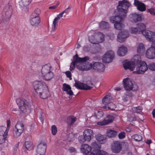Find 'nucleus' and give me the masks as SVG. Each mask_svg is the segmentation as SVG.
<instances>
[{"label": "nucleus", "instance_id": "obj_44", "mask_svg": "<svg viewBox=\"0 0 155 155\" xmlns=\"http://www.w3.org/2000/svg\"><path fill=\"white\" fill-rule=\"evenodd\" d=\"M131 137L133 139H134L135 140L138 141H141L142 138L141 136L137 134L133 135Z\"/></svg>", "mask_w": 155, "mask_h": 155}, {"label": "nucleus", "instance_id": "obj_37", "mask_svg": "<svg viewBox=\"0 0 155 155\" xmlns=\"http://www.w3.org/2000/svg\"><path fill=\"white\" fill-rule=\"evenodd\" d=\"M25 145L26 149L28 150H30L33 148V143L30 141H27L25 142Z\"/></svg>", "mask_w": 155, "mask_h": 155}, {"label": "nucleus", "instance_id": "obj_42", "mask_svg": "<svg viewBox=\"0 0 155 155\" xmlns=\"http://www.w3.org/2000/svg\"><path fill=\"white\" fill-rule=\"evenodd\" d=\"M41 13V11L40 9L37 8L32 13L31 16L36 17H39V15Z\"/></svg>", "mask_w": 155, "mask_h": 155}, {"label": "nucleus", "instance_id": "obj_14", "mask_svg": "<svg viewBox=\"0 0 155 155\" xmlns=\"http://www.w3.org/2000/svg\"><path fill=\"white\" fill-rule=\"evenodd\" d=\"M121 144L118 141H115L111 145V149L114 153H118L120 152L121 149Z\"/></svg>", "mask_w": 155, "mask_h": 155}, {"label": "nucleus", "instance_id": "obj_29", "mask_svg": "<svg viewBox=\"0 0 155 155\" xmlns=\"http://www.w3.org/2000/svg\"><path fill=\"white\" fill-rule=\"evenodd\" d=\"M95 36L100 41L98 42V44L102 42L104 40V35L101 32H98L95 33Z\"/></svg>", "mask_w": 155, "mask_h": 155}, {"label": "nucleus", "instance_id": "obj_30", "mask_svg": "<svg viewBox=\"0 0 155 155\" xmlns=\"http://www.w3.org/2000/svg\"><path fill=\"white\" fill-rule=\"evenodd\" d=\"M15 128L23 133L24 129V125L22 123L18 122L15 125Z\"/></svg>", "mask_w": 155, "mask_h": 155}, {"label": "nucleus", "instance_id": "obj_45", "mask_svg": "<svg viewBox=\"0 0 155 155\" xmlns=\"http://www.w3.org/2000/svg\"><path fill=\"white\" fill-rule=\"evenodd\" d=\"M7 136L0 134V144L4 143L7 138Z\"/></svg>", "mask_w": 155, "mask_h": 155}, {"label": "nucleus", "instance_id": "obj_41", "mask_svg": "<svg viewBox=\"0 0 155 155\" xmlns=\"http://www.w3.org/2000/svg\"><path fill=\"white\" fill-rule=\"evenodd\" d=\"M142 110L141 107L139 106L138 107H133L132 109V112L134 113H140Z\"/></svg>", "mask_w": 155, "mask_h": 155}, {"label": "nucleus", "instance_id": "obj_54", "mask_svg": "<svg viewBox=\"0 0 155 155\" xmlns=\"http://www.w3.org/2000/svg\"><path fill=\"white\" fill-rule=\"evenodd\" d=\"M103 115V112L101 111H98L96 114V118L98 119H100L102 117Z\"/></svg>", "mask_w": 155, "mask_h": 155}, {"label": "nucleus", "instance_id": "obj_13", "mask_svg": "<svg viewBox=\"0 0 155 155\" xmlns=\"http://www.w3.org/2000/svg\"><path fill=\"white\" fill-rule=\"evenodd\" d=\"M47 145L46 143H40L38 146L37 152L39 155H45L46 152Z\"/></svg>", "mask_w": 155, "mask_h": 155}, {"label": "nucleus", "instance_id": "obj_52", "mask_svg": "<svg viewBox=\"0 0 155 155\" xmlns=\"http://www.w3.org/2000/svg\"><path fill=\"white\" fill-rule=\"evenodd\" d=\"M130 32L132 34H136L137 32H138V30L136 28H131L130 29Z\"/></svg>", "mask_w": 155, "mask_h": 155}, {"label": "nucleus", "instance_id": "obj_3", "mask_svg": "<svg viewBox=\"0 0 155 155\" xmlns=\"http://www.w3.org/2000/svg\"><path fill=\"white\" fill-rule=\"evenodd\" d=\"M143 34L147 39L152 42L151 46L147 51L146 56L149 59H154L155 58V33L151 31H145Z\"/></svg>", "mask_w": 155, "mask_h": 155}, {"label": "nucleus", "instance_id": "obj_60", "mask_svg": "<svg viewBox=\"0 0 155 155\" xmlns=\"http://www.w3.org/2000/svg\"><path fill=\"white\" fill-rule=\"evenodd\" d=\"M69 150L71 152H74L76 151L75 149L73 147H70L69 149Z\"/></svg>", "mask_w": 155, "mask_h": 155}, {"label": "nucleus", "instance_id": "obj_18", "mask_svg": "<svg viewBox=\"0 0 155 155\" xmlns=\"http://www.w3.org/2000/svg\"><path fill=\"white\" fill-rule=\"evenodd\" d=\"M134 4L137 7V9L141 12L144 11L146 10V5L138 0H134Z\"/></svg>", "mask_w": 155, "mask_h": 155}, {"label": "nucleus", "instance_id": "obj_9", "mask_svg": "<svg viewBox=\"0 0 155 155\" xmlns=\"http://www.w3.org/2000/svg\"><path fill=\"white\" fill-rule=\"evenodd\" d=\"M91 65V69L97 71L99 72H103L105 69V66L102 63L99 62H95L93 64L90 63Z\"/></svg>", "mask_w": 155, "mask_h": 155}, {"label": "nucleus", "instance_id": "obj_35", "mask_svg": "<svg viewBox=\"0 0 155 155\" xmlns=\"http://www.w3.org/2000/svg\"><path fill=\"white\" fill-rule=\"evenodd\" d=\"M31 0H21L19 2V5L21 7L29 5Z\"/></svg>", "mask_w": 155, "mask_h": 155}, {"label": "nucleus", "instance_id": "obj_62", "mask_svg": "<svg viewBox=\"0 0 155 155\" xmlns=\"http://www.w3.org/2000/svg\"><path fill=\"white\" fill-rule=\"evenodd\" d=\"M71 8V6L70 5L69 6V7L67 8H66L64 11H63V12H64V13H67L68 12V11H67L68 10L70 9Z\"/></svg>", "mask_w": 155, "mask_h": 155}, {"label": "nucleus", "instance_id": "obj_2", "mask_svg": "<svg viewBox=\"0 0 155 155\" xmlns=\"http://www.w3.org/2000/svg\"><path fill=\"white\" fill-rule=\"evenodd\" d=\"M130 5L127 0L120 1L117 8L119 15L110 18V22L113 23L121 22L123 19L126 16L128 8Z\"/></svg>", "mask_w": 155, "mask_h": 155}, {"label": "nucleus", "instance_id": "obj_53", "mask_svg": "<svg viewBox=\"0 0 155 155\" xmlns=\"http://www.w3.org/2000/svg\"><path fill=\"white\" fill-rule=\"evenodd\" d=\"M147 12H149L151 15L155 16V9L153 8H151L147 9Z\"/></svg>", "mask_w": 155, "mask_h": 155}, {"label": "nucleus", "instance_id": "obj_38", "mask_svg": "<svg viewBox=\"0 0 155 155\" xmlns=\"http://www.w3.org/2000/svg\"><path fill=\"white\" fill-rule=\"evenodd\" d=\"M145 50L144 46L142 43H140L137 49V51L138 53L140 54L143 53Z\"/></svg>", "mask_w": 155, "mask_h": 155}, {"label": "nucleus", "instance_id": "obj_28", "mask_svg": "<svg viewBox=\"0 0 155 155\" xmlns=\"http://www.w3.org/2000/svg\"><path fill=\"white\" fill-rule=\"evenodd\" d=\"M137 29L138 30V32L139 33H141L144 36L143 34V32L145 31H150L149 30H143L145 28L146 26L144 24L142 23H140L137 24Z\"/></svg>", "mask_w": 155, "mask_h": 155}, {"label": "nucleus", "instance_id": "obj_8", "mask_svg": "<svg viewBox=\"0 0 155 155\" xmlns=\"http://www.w3.org/2000/svg\"><path fill=\"white\" fill-rule=\"evenodd\" d=\"M12 12V9L11 5H7L4 9L2 13L3 20L8 21L11 18Z\"/></svg>", "mask_w": 155, "mask_h": 155}, {"label": "nucleus", "instance_id": "obj_23", "mask_svg": "<svg viewBox=\"0 0 155 155\" xmlns=\"http://www.w3.org/2000/svg\"><path fill=\"white\" fill-rule=\"evenodd\" d=\"M127 52V48L124 46H122L118 49L117 53L119 56H123L125 55Z\"/></svg>", "mask_w": 155, "mask_h": 155}, {"label": "nucleus", "instance_id": "obj_15", "mask_svg": "<svg viewBox=\"0 0 155 155\" xmlns=\"http://www.w3.org/2000/svg\"><path fill=\"white\" fill-rule=\"evenodd\" d=\"M93 135V130L91 129H86L84 130L83 133V135L85 140L87 141H90L92 138Z\"/></svg>", "mask_w": 155, "mask_h": 155}, {"label": "nucleus", "instance_id": "obj_10", "mask_svg": "<svg viewBox=\"0 0 155 155\" xmlns=\"http://www.w3.org/2000/svg\"><path fill=\"white\" fill-rule=\"evenodd\" d=\"M114 57V52L112 51H109L105 54L102 60L104 62L108 63L112 61Z\"/></svg>", "mask_w": 155, "mask_h": 155}, {"label": "nucleus", "instance_id": "obj_11", "mask_svg": "<svg viewBox=\"0 0 155 155\" xmlns=\"http://www.w3.org/2000/svg\"><path fill=\"white\" fill-rule=\"evenodd\" d=\"M75 81L74 86L78 89L87 90L91 89L93 87V84L92 83L90 85H88L87 84L77 81L76 80H75Z\"/></svg>", "mask_w": 155, "mask_h": 155}, {"label": "nucleus", "instance_id": "obj_63", "mask_svg": "<svg viewBox=\"0 0 155 155\" xmlns=\"http://www.w3.org/2000/svg\"><path fill=\"white\" fill-rule=\"evenodd\" d=\"M57 8V6L55 5L50 6L49 7V9H55Z\"/></svg>", "mask_w": 155, "mask_h": 155}, {"label": "nucleus", "instance_id": "obj_51", "mask_svg": "<svg viewBox=\"0 0 155 155\" xmlns=\"http://www.w3.org/2000/svg\"><path fill=\"white\" fill-rule=\"evenodd\" d=\"M57 128L56 126L54 125H52L51 127V132L52 134L54 135H55L57 132Z\"/></svg>", "mask_w": 155, "mask_h": 155}, {"label": "nucleus", "instance_id": "obj_64", "mask_svg": "<svg viewBox=\"0 0 155 155\" xmlns=\"http://www.w3.org/2000/svg\"><path fill=\"white\" fill-rule=\"evenodd\" d=\"M152 142L151 140H147L146 141V143L148 144H150Z\"/></svg>", "mask_w": 155, "mask_h": 155}, {"label": "nucleus", "instance_id": "obj_55", "mask_svg": "<svg viewBox=\"0 0 155 155\" xmlns=\"http://www.w3.org/2000/svg\"><path fill=\"white\" fill-rule=\"evenodd\" d=\"M96 155H106V152L102 150H98L97 152L95 153Z\"/></svg>", "mask_w": 155, "mask_h": 155}, {"label": "nucleus", "instance_id": "obj_7", "mask_svg": "<svg viewBox=\"0 0 155 155\" xmlns=\"http://www.w3.org/2000/svg\"><path fill=\"white\" fill-rule=\"evenodd\" d=\"M16 102L20 110L24 112L27 110H29L31 107L30 103L24 99H18Z\"/></svg>", "mask_w": 155, "mask_h": 155}, {"label": "nucleus", "instance_id": "obj_31", "mask_svg": "<svg viewBox=\"0 0 155 155\" xmlns=\"http://www.w3.org/2000/svg\"><path fill=\"white\" fill-rule=\"evenodd\" d=\"M100 28L102 29H108L109 28V23L105 21H102L99 24Z\"/></svg>", "mask_w": 155, "mask_h": 155}, {"label": "nucleus", "instance_id": "obj_58", "mask_svg": "<svg viewBox=\"0 0 155 155\" xmlns=\"http://www.w3.org/2000/svg\"><path fill=\"white\" fill-rule=\"evenodd\" d=\"M65 73L67 77L69 78V79L70 80H71L72 79V78H71V71H67L65 72Z\"/></svg>", "mask_w": 155, "mask_h": 155}, {"label": "nucleus", "instance_id": "obj_5", "mask_svg": "<svg viewBox=\"0 0 155 155\" xmlns=\"http://www.w3.org/2000/svg\"><path fill=\"white\" fill-rule=\"evenodd\" d=\"M89 57L86 56L83 58L78 57L77 54L74 57V59L76 62V67L81 71H87L91 69V65L87 61L89 60Z\"/></svg>", "mask_w": 155, "mask_h": 155}, {"label": "nucleus", "instance_id": "obj_4", "mask_svg": "<svg viewBox=\"0 0 155 155\" xmlns=\"http://www.w3.org/2000/svg\"><path fill=\"white\" fill-rule=\"evenodd\" d=\"M33 85L35 92L40 97L46 99L49 96L48 88L45 83L41 81H35Z\"/></svg>", "mask_w": 155, "mask_h": 155}, {"label": "nucleus", "instance_id": "obj_59", "mask_svg": "<svg viewBox=\"0 0 155 155\" xmlns=\"http://www.w3.org/2000/svg\"><path fill=\"white\" fill-rule=\"evenodd\" d=\"M84 51L86 52H88L90 50V49L89 47L87 46H85L83 48Z\"/></svg>", "mask_w": 155, "mask_h": 155}, {"label": "nucleus", "instance_id": "obj_6", "mask_svg": "<svg viewBox=\"0 0 155 155\" xmlns=\"http://www.w3.org/2000/svg\"><path fill=\"white\" fill-rule=\"evenodd\" d=\"M124 87L127 91H136L138 90L137 86L134 83L132 80L128 78L124 79L123 80Z\"/></svg>", "mask_w": 155, "mask_h": 155}, {"label": "nucleus", "instance_id": "obj_46", "mask_svg": "<svg viewBox=\"0 0 155 155\" xmlns=\"http://www.w3.org/2000/svg\"><path fill=\"white\" fill-rule=\"evenodd\" d=\"M126 96H123L122 97V100L124 102H126L128 100V97L127 96L132 97L133 96V94L130 92H127L126 94Z\"/></svg>", "mask_w": 155, "mask_h": 155}, {"label": "nucleus", "instance_id": "obj_34", "mask_svg": "<svg viewBox=\"0 0 155 155\" xmlns=\"http://www.w3.org/2000/svg\"><path fill=\"white\" fill-rule=\"evenodd\" d=\"M89 40L91 43L94 44H98V42L99 41H98V39H97L96 37L95 36V34L89 37Z\"/></svg>", "mask_w": 155, "mask_h": 155}, {"label": "nucleus", "instance_id": "obj_49", "mask_svg": "<svg viewBox=\"0 0 155 155\" xmlns=\"http://www.w3.org/2000/svg\"><path fill=\"white\" fill-rule=\"evenodd\" d=\"M76 62L77 61L73 59V61L71 62L70 66V71H72L75 68V66H76Z\"/></svg>", "mask_w": 155, "mask_h": 155}, {"label": "nucleus", "instance_id": "obj_27", "mask_svg": "<svg viewBox=\"0 0 155 155\" xmlns=\"http://www.w3.org/2000/svg\"><path fill=\"white\" fill-rule=\"evenodd\" d=\"M112 100V97L109 95H106L103 97L102 99V102L105 105H108L111 103Z\"/></svg>", "mask_w": 155, "mask_h": 155}, {"label": "nucleus", "instance_id": "obj_21", "mask_svg": "<svg viewBox=\"0 0 155 155\" xmlns=\"http://www.w3.org/2000/svg\"><path fill=\"white\" fill-rule=\"evenodd\" d=\"M81 149L83 153L86 154L90 153L91 150V147L87 144H82L81 146Z\"/></svg>", "mask_w": 155, "mask_h": 155}, {"label": "nucleus", "instance_id": "obj_33", "mask_svg": "<svg viewBox=\"0 0 155 155\" xmlns=\"http://www.w3.org/2000/svg\"><path fill=\"white\" fill-rule=\"evenodd\" d=\"M95 137L96 140L99 141L105 142L107 137L105 135H102L100 134H98Z\"/></svg>", "mask_w": 155, "mask_h": 155}, {"label": "nucleus", "instance_id": "obj_48", "mask_svg": "<svg viewBox=\"0 0 155 155\" xmlns=\"http://www.w3.org/2000/svg\"><path fill=\"white\" fill-rule=\"evenodd\" d=\"M128 117L129 121H132L136 120V118L133 114H129L128 115Z\"/></svg>", "mask_w": 155, "mask_h": 155}, {"label": "nucleus", "instance_id": "obj_12", "mask_svg": "<svg viewBox=\"0 0 155 155\" xmlns=\"http://www.w3.org/2000/svg\"><path fill=\"white\" fill-rule=\"evenodd\" d=\"M129 35V32L127 31H121L119 33L117 36V41L120 42H122L125 41V39Z\"/></svg>", "mask_w": 155, "mask_h": 155}, {"label": "nucleus", "instance_id": "obj_16", "mask_svg": "<svg viewBox=\"0 0 155 155\" xmlns=\"http://www.w3.org/2000/svg\"><path fill=\"white\" fill-rule=\"evenodd\" d=\"M114 119V118L112 116L109 115L106 117L103 121L98 122L97 124L101 125L107 124L111 123Z\"/></svg>", "mask_w": 155, "mask_h": 155}, {"label": "nucleus", "instance_id": "obj_26", "mask_svg": "<svg viewBox=\"0 0 155 155\" xmlns=\"http://www.w3.org/2000/svg\"><path fill=\"white\" fill-rule=\"evenodd\" d=\"M43 78L45 80L49 81L51 79L54 77L53 73L51 71L42 75Z\"/></svg>", "mask_w": 155, "mask_h": 155}, {"label": "nucleus", "instance_id": "obj_20", "mask_svg": "<svg viewBox=\"0 0 155 155\" xmlns=\"http://www.w3.org/2000/svg\"><path fill=\"white\" fill-rule=\"evenodd\" d=\"M7 128L4 126L0 127V134L1 135H6L7 136L8 132V129H9L10 127L11 122L10 120H8L7 121Z\"/></svg>", "mask_w": 155, "mask_h": 155}, {"label": "nucleus", "instance_id": "obj_47", "mask_svg": "<svg viewBox=\"0 0 155 155\" xmlns=\"http://www.w3.org/2000/svg\"><path fill=\"white\" fill-rule=\"evenodd\" d=\"M148 68L152 71H155V63L152 62L148 64Z\"/></svg>", "mask_w": 155, "mask_h": 155}, {"label": "nucleus", "instance_id": "obj_50", "mask_svg": "<svg viewBox=\"0 0 155 155\" xmlns=\"http://www.w3.org/2000/svg\"><path fill=\"white\" fill-rule=\"evenodd\" d=\"M108 108L110 110H114L116 108L115 105L113 103H110L107 106Z\"/></svg>", "mask_w": 155, "mask_h": 155}, {"label": "nucleus", "instance_id": "obj_25", "mask_svg": "<svg viewBox=\"0 0 155 155\" xmlns=\"http://www.w3.org/2000/svg\"><path fill=\"white\" fill-rule=\"evenodd\" d=\"M51 66L50 64H46L44 65L42 67L41 69L42 75L46 74V73H48L51 71Z\"/></svg>", "mask_w": 155, "mask_h": 155}, {"label": "nucleus", "instance_id": "obj_39", "mask_svg": "<svg viewBox=\"0 0 155 155\" xmlns=\"http://www.w3.org/2000/svg\"><path fill=\"white\" fill-rule=\"evenodd\" d=\"M22 133L19 131V130L14 128L13 130V136L15 138H17L20 137Z\"/></svg>", "mask_w": 155, "mask_h": 155}, {"label": "nucleus", "instance_id": "obj_40", "mask_svg": "<svg viewBox=\"0 0 155 155\" xmlns=\"http://www.w3.org/2000/svg\"><path fill=\"white\" fill-rule=\"evenodd\" d=\"M124 26V25L121 22L115 23L114 27L115 29L117 30H120Z\"/></svg>", "mask_w": 155, "mask_h": 155}, {"label": "nucleus", "instance_id": "obj_56", "mask_svg": "<svg viewBox=\"0 0 155 155\" xmlns=\"http://www.w3.org/2000/svg\"><path fill=\"white\" fill-rule=\"evenodd\" d=\"M78 140L81 143H83L86 141L84 135L79 136L78 137Z\"/></svg>", "mask_w": 155, "mask_h": 155}, {"label": "nucleus", "instance_id": "obj_1", "mask_svg": "<svg viewBox=\"0 0 155 155\" xmlns=\"http://www.w3.org/2000/svg\"><path fill=\"white\" fill-rule=\"evenodd\" d=\"M123 65L125 70L130 69L131 71H133L136 66V71L134 72L137 74H143L148 69L146 63L141 61L140 56L138 55L134 56L130 61L125 62Z\"/></svg>", "mask_w": 155, "mask_h": 155}, {"label": "nucleus", "instance_id": "obj_24", "mask_svg": "<svg viewBox=\"0 0 155 155\" xmlns=\"http://www.w3.org/2000/svg\"><path fill=\"white\" fill-rule=\"evenodd\" d=\"M63 90L66 91L67 93L69 95H72L73 94V93L71 90V87L68 84H64L63 85Z\"/></svg>", "mask_w": 155, "mask_h": 155}, {"label": "nucleus", "instance_id": "obj_22", "mask_svg": "<svg viewBox=\"0 0 155 155\" xmlns=\"http://www.w3.org/2000/svg\"><path fill=\"white\" fill-rule=\"evenodd\" d=\"M130 18L132 21L135 22L141 21L142 20V18L140 15L136 13L130 15Z\"/></svg>", "mask_w": 155, "mask_h": 155}, {"label": "nucleus", "instance_id": "obj_43", "mask_svg": "<svg viewBox=\"0 0 155 155\" xmlns=\"http://www.w3.org/2000/svg\"><path fill=\"white\" fill-rule=\"evenodd\" d=\"M91 145L96 150H99L101 148V145L97 143L96 142L92 143Z\"/></svg>", "mask_w": 155, "mask_h": 155}, {"label": "nucleus", "instance_id": "obj_17", "mask_svg": "<svg viewBox=\"0 0 155 155\" xmlns=\"http://www.w3.org/2000/svg\"><path fill=\"white\" fill-rule=\"evenodd\" d=\"M40 22V17H36L31 16V18L30 20V23L31 25L35 27H38Z\"/></svg>", "mask_w": 155, "mask_h": 155}, {"label": "nucleus", "instance_id": "obj_57", "mask_svg": "<svg viewBox=\"0 0 155 155\" xmlns=\"http://www.w3.org/2000/svg\"><path fill=\"white\" fill-rule=\"evenodd\" d=\"M125 137V134L124 132H121L118 135L119 138L120 139H123Z\"/></svg>", "mask_w": 155, "mask_h": 155}, {"label": "nucleus", "instance_id": "obj_32", "mask_svg": "<svg viewBox=\"0 0 155 155\" xmlns=\"http://www.w3.org/2000/svg\"><path fill=\"white\" fill-rule=\"evenodd\" d=\"M107 136L109 137H115L117 134V132L116 131L111 130H107Z\"/></svg>", "mask_w": 155, "mask_h": 155}, {"label": "nucleus", "instance_id": "obj_61", "mask_svg": "<svg viewBox=\"0 0 155 155\" xmlns=\"http://www.w3.org/2000/svg\"><path fill=\"white\" fill-rule=\"evenodd\" d=\"M125 155H132V153L130 151H126L125 153Z\"/></svg>", "mask_w": 155, "mask_h": 155}, {"label": "nucleus", "instance_id": "obj_19", "mask_svg": "<svg viewBox=\"0 0 155 155\" xmlns=\"http://www.w3.org/2000/svg\"><path fill=\"white\" fill-rule=\"evenodd\" d=\"M64 13V12H62L58 15L57 16L54 18L53 22L52 27V31H54L56 30L57 26L58 25V21L61 18L63 17V15Z\"/></svg>", "mask_w": 155, "mask_h": 155}, {"label": "nucleus", "instance_id": "obj_36", "mask_svg": "<svg viewBox=\"0 0 155 155\" xmlns=\"http://www.w3.org/2000/svg\"><path fill=\"white\" fill-rule=\"evenodd\" d=\"M76 118L74 116L69 117L67 119V122L68 124L72 125L76 121Z\"/></svg>", "mask_w": 155, "mask_h": 155}]
</instances>
